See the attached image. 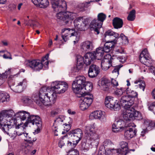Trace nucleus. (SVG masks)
I'll list each match as a JSON object with an SVG mask.
<instances>
[{
	"instance_id": "nucleus-1",
	"label": "nucleus",
	"mask_w": 155,
	"mask_h": 155,
	"mask_svg": "<svg viewBox=\"0 0 155 155\" xmlns=\"http://www.w3.org/2000/svg\"><path fill=\"white\" fill-rule=\"evenodd\" d=\"M52 8L55 12L60 11L57 13L56 16L58 19L63 21L64 25L71 23L72 21L76 17V14L69 12H64L67 8V4L64 0H52Z\"/></svg>"
},
{
	"instance_id": "nucleus-2",
	"label": "nucleus",
	"mask_w": 155,
	"mask_h": 155,
	"mask_svg": "<svg viewBox=\"0 0 155 155\" xmlns=\"http://www.w3.org/2000/svg\"><path fill=\"white\" fill-rule=\"evenodd\" d=\"M19 118L22 120L27 119V120L24 124L21 123L18 124L16 127V128H21L22 130L27 126L28 123L33 125H35L38 128L41 127L42 125V121L39 116L37 115H31L28 112L25 111H20L16 114L15 113L14 118Z\"/></svg>"
},
{
	"instance_id": "nucleus-3",
	"label": "nucleus",
	"mask_w": 155,
	"mask_h": 155,
	"mask_svg": "<svg viewBox=\"0 0 155 155\" xmlns=\"http://www.w3.org/2000/svg\"><path fill=\"white\" fill-rule=\"evenodd\" d=\"M57 94L51 87L47 89L45 87H43L39 93V101H37V103L40 106L42 104L46 106L51 105L56 102Z\"/></svg>"
},
{
	"instance_id": "nucleus-4",
	"label": "nucleus",
	"mask_w": 155,
	"mask_h": 155,
	"mask_svg": "<svg viewBox=\"0 0 155 155\" xmlns=\"http://www.w3.org/2000/svg\"><path fill=\"white\" fill-rule=\"evenodd\" d=\"M48 54H47L42 58L41 61L39 60H27L25 61V64L27 67L30 68L34 71H39L42 69L43 64L46 69L48 68Z\"/></svg>"
},
{
	"instance_id": "nucleus-5",
	"label": "nucleus",
	"mask_w": 155,
	"mask_h": 155,
	"mask_svg": "<svg viewBox=\"0 0 155 155\" xmlns=\"http://www.w3.org/2000/svg\"><path fill=\"white\" fill-rule=\"evenodd\" d=\"M95 127L94 124L88 125L85 127V133L87 139L91 142V143L96 146L98 144V136L96 133Z\"/></svg>"
},
{
	"instance_id": "nucleus-6",
	"label": "nucleus",
	"mask_w": 155,
	"mask_h": 155,
	"mask_svg": "<svg viewBox=\"0 0 155 155\" xmlns=\"http://www.w3.org/2000/svg\"><path fill=\"white\" fill-rule=\"evenodd\" d=\"M106 18V15L103 13H99L97 16V19H94L92 21L90 24L91 28H93L95 31L98 34L99 29L102 26L103 23Z\"/></svg>"
},
{
	"instance_id": "nucleus-7",
	"label": "nucleus",
	"mask_w": 155,
	"mask_h": 155,
	"mask_svg": "<svg viewBox=\"0 0 155 155\" xmlns=\"http://www.w3.org/2000/svg\"><path fill=\"white\" fill-rule=\"evenodd\" d=\"M20 74V72H19L17 74L10 75L8 80V84L9 87L13 91L15 92H20L23 90V86H25L26 85V81L25 80H23L22 81L18 84V85L15 86H14L15 82L13 80V78L15 77H17Z\"/></svg>"
},
{
	"instance_id": "nucleus-8",
	"label": "nucleus",
	"mask_w": 155,
	"mask_h": 155,
	"mask_svg": "<svg viewBox=\"0 0 155 155\" xmlns=\"http://www.w3.org/2000/svg\"><path fill=\"white\" fill-rule=\"evenodd\" d=\"M15 112L12 109L4 110L0 112V125H3L5 123L13 121Z\"/></svg>"
},
{
	"instance_id": "nucleus-9",
	"label": "nucleus",
	"mask_w": 155,
	"mask_h": 155,
	"mask_svg": "<svg viewBox=\"0 0 155 155\" xmlns=\"http://www.w3.org/2000/svg\"><path fill=\"white\" fill-rule=\"evenodd\" d=\"M86 83V78L84 76L79 75L77 77L72 84V88L76 94L81 93V89L83 88Z\"/></svg>"
},
{
	"instance_id": "nucleus-10",
	"label": "nucleus",
	"mask_w": 155,
	"mask_h": 155,
	"mask_svg": "<svg viewBox=\"0 0 155 155\" xmlns=\"http://www.w3.org/2000/svg\"><path fill=\"white\" fill-rule=\"evenodd\" d=\"M53 84L51 88L57 94L64 93L68 88L67 83L64 81H56Z\"/></svg>"
},
{
	"instance_id": "nucleus-11",
	"label": "nucleus",
	"mask_w": 155,
	"mask_h": 155,
	"mask_svg": "<svg viewBox=\"0 0 155 155\" xmlns=\"http://www.w3.org/2000/svg\"><path fill=\"white\" fill-rule=\"evenodd\" d=\"M75 27L80 31H84L88 26L89 20L87 18L83 19L82 17L76 18L74 21Z\"/></svg>"
},
{
	"instance_id": "nucleus-12",
	"label": "nucleus",
	"mask_w": 155,
	"mask_h": 155,
	"mask_svg": "<svg viewBox=\"0 0 155 155\" xmlns=\"http://www.w3.org/2000/svg\"><path fill=\"white\" fill-rule=\"evenodd\" d=\"M61 32L65 33V34L62 35V38L65 41H67L69 37L74 36L75 38V40L73 41L74 44H75L78 43L79 40V37L78 36H76L77 33L75 32L73 29L65 28L62 29Z\"/></svg>"
},
{
	"instance_id": "nucleus-13",
	"label": "nucleus",
	"mask_w": 155,
	"mask_h": 155,
	"mask_svg": "<svg viewBox=\"0 0 155 155\" xmlns=\"http://www.w3.org/2000/svg\"><path fill=\"white\" fill-rule=\"evenodd\" d=\"M66 135H68V137L69 136H71L73 140V141L76 142V143H78L81 140L83 137V133L81 129L78 128L69 132Z\"/></svg>"
},
{
	"instance_id": "nucleus-14",
	"label": "nucleus",
	"mask_w": 155,
	"mask_h": 155,
	"mask_svg": "<svg viewBox=\"0 0 155 155\" xmlns=\"http://www.w3.org/2000/svg\"><path fill=\"white\" fill-rule=\"evenodd\" d=\"M113 97L110 96H107L105 99V104L107 108L114 110L115 109H119L120 105L117 102L114 100Z\"/></svg>"
},
{
	"instance_id": "nucleus-15",
	"label": "nucleus",
	"mask_w": 155,
	"mask_h": 155,
	"mask_svg": "<svg viewBox=\"0 0 155 155\" xmlns=\"http://www.w3.org/2000/svg\"><path fill=\"white\" fill-rule=\"evenodd\" d=\"M129 125L127 124L124 120L120 119L115 121L112 125L113 131L114 132H117L124 130L125 128L127 127H130Z\"/></svg>"
},
{
	"instance_id": "nucleus-16",
	"label": "nucleus",
	"mask_w": 155,
	"mask_h": 155,
	"mask_svg": "<svg viewBox=\"0 0 155 155\" xmlns=\"http://www.w3.org/2000/svg\"><path fill=\"white\" fill-rule=\"evenodd\" d=\"M120 102L121 105L125 109L127 108L132 107L131 106L134 103V102L129 95H123L121 98Z\"/></svg>"
},
{
	"instance_id": "nucleus-17",
	"label": "nucleus",
	"mask_w": 155,
	"mask_h": 155,
	"mask_svg": "<svg viewBox=\"0 0 155 155\" xmlns=\"http://www.w3.org/2000/svg\"><path fill=\"white\" fill-rule=\"evenodd\" d=\"M140 61L147 66L149 65L150 57L147 49H144L141 53L139 57Z\"/></svg>"
},
{
	"instance_id": "nucleus-18",
	"label": "nucleus",
	"mask_w": 155,
	"mask_h": 155,
	"mask_svg": "<svg viewBox=\"0 0 155 155\" xmlns=\"http://www.w3.org/2000/svg\"><path fill=\"white\" fill-rule=\"evenodd\" d=\"M125 109L126 110L123 114V117L124 119L127 121L133 120L134 109L132 107Z\"/></svg>"
},
{
	"instance_id": "nucleus-19",
	"label": "nucleus",
	"mask_w": 155,
	"mask_h": 155,
	"mask_svg": "<svg viewBox=\"0 0 155 155\" xmlns=\"http://www.w3.org/2000/svg\"><path fill=\"white\" fill-rule=\"evenodd\" d=\"M80 46L81 50L83 52L91 51L94 47L93 42L88 41L82 43Z\"/></svg>"
},
{
	"instance_id": "nucleus-20",
	"label": "nucleus",
	"mask_w": 155,
	"mask_h": 155,
	"mask_svg": "<svg viewBox=\"0 0 155 155\" xmlns=\"http://www.w3.org/2000/svg\"><path fill=\"white\" fill-rule=\"evenodd\" d=\"M100 72L99 67L95 65L92 64L89 67L88 71V76L91 78L96 77Z\"/></svg>"
},
{
	"instance_id": "nucleus-21",
	"label": "nucleus",
	"mask_w": 155,
	"mask_h": 155,
	"mask_svg": "<svg viewBox=\"0 0 155 155\" xmlns=\"http://www.w3.org/2000/svg\"><path fill=\"white\" fill-rule=\"evenodd\" d=\"M78 97H81V100H83L84 102L90 106L93 101V96L92 95H84V92H82L77 94Z\"/></svg>"
},
{
	"instance_id": "nucleus-22",
	"label": "nucleus",
	"mask_w": 155,
	"mask_h": 155,
	"mask_svg": "<svg viewBox=\"0 0 155 155\" xmlns=\"http://www.w3.org/2000/svg\"><path fill=\"white\" fill-rule=\"evenodd\" d=\"M104 114V112L101 110H97L92 112L91 114V117L92 118L98 119L104 122L106 121Z\"/></svg>"
},
{
	"instance_id": "nucleus-23",
	"label": "nucleus",
	"mask_w": 155,
	"mask_h": 155,
	"mask_svg": "<svg viewBox=\"0 0 155 155\" xmlns=\"http://www.w3.org/2000/svg\"><path fill=\"white\" fill-rule=\"evenodd\" d=\"M22 100L24 103L27 104H31L34 101L38 105L37 101H39V96H38L36 94H33L31 98L28 97H25L23 98Z\"/></svg>"
},
{
	"instance_id": "nucleus-24",
	"label": "nucleus",
	"mask_w": 155,
	"mask_h": 155,
	"mask_svg": "<svg viewBox=\"0 0 155 155\" xmlns=\"http://www.w3.org/2000/svg\"><path fill=\"white\" fill-rule=\"evenodd\" d=\"M102 47H99L96 48L95 51L93 53L95 59L100 60L101 59L104 55V52Z\"/></svg>"
},
{
	"instance_id": "nucleus-25",
	"label": "nucleus",
	"mask_w": 155,
	"mask_h": 155,
	"mask_svg": "<svg viewBox=\"0 0 155 155\" xmlns=\"http://www.w3.org/2000/svg\"><path fill=\"white\" fill-rule=\"evenodd\" d=\"M101 85L104 91L110 92V81L106 78H103L101 81Z\"/></svg>"
},
{
	"instance_id": "nucleus-26",
	"label": "nucleus",
	"mask_w": 155,
	"mask_h": 155,
	"mask_svg": "<svg viewBox=\"0 0 155 155\" xmlns=\"http://www.w3.org/2000/svg\"><path fill=\"white\" fill-rule=\"evenodd\" d=\"M84 64L87 66L90 65L91 62L95 59L93 53L91 52L87 53L84 56Z\"/></svg>"
},
{
	"instance_id": "nucleus-27",
	"label": "nucleus",
	"mask_w": 155,
	"mask_h": 155,
	"mask_svg": "<svg viewBox=\"0 0 155 155\" xmlns=\"http://www.w3.org/2000/svg\"><path fill=\"white\" fill-rule=\"evenodd\" d=\"M112 60L110 58V60L106 59L102 60L101 61V67L103 70H107L110 66H112Z\"/></svg>"
},
{
	"instance_id": "nucleus-28",
	"label": "nucleus",
	"mask_w": 155,
	"mask_h": 155,
	"mask_svg": "<svg viewBox=\"0 0 155 155\" xmlns=\"http://www.w3.org/2000/svg\"><path fill=\"white\" fill-rule=\"evenodd\" d=\"M2 130L7 134L11 129L14 126V123L12 122H9L4 124L0 125Z\"/></svg>"
},
{
	"instance_id": "nucleus-29",
	"label": "nucleus",
	"mask_w": 155,
	"mask_h": 155,
	"mask_svg": "<svg viewBox=\"0 0 155 155\" xmlns=\"http://www.w3.org/2000/svg\"><path fill=\"white\" fill-rule=\"evenodd\" d=\"M136 133L135 129L129 128L125 131L124 136L126 139H129L133 137L135 135Z\"/></svg>"
},
{
	"instance_id": "nucleus-30",
	"label": "nucleus",
	"mask_w": 155,
	"mask_h": 155,
	"mask_svg": "<svg viewBox=\"0 0 155 155\" xmlns=\"http://www.w3.org/2000/svg\"><path fill=\"white\" fill-rule=\"evenodd\" d=\"M113 25L115 28H120L123 26V20L119 18H115L113 20Z\"/></svg>"
},
{
	"instance_id": "nucleus-31",
	"label": "nucleus",
	"mask_w": 155,
	"mask_h": 155,
	"mask_svg": "<svg viewBox=\"0 0 155 155\" xmlns=\"http://www.w3.org/2000/svg\"><path fill=\"white\" fill-rule=\"evenodd\" d=\"M127 143L125 141H121L120 143V145L121 147L120 151L122 155H126L128 152V148L127 147Z\"/></svg>"
},
{
	"instance_id": "nucleus-32",
	"label": "nucleus",
	"mask_w": 155,
	"mask_h": 155,
	"mask_svg": "<svg viewBox=\"0 0 155 155\" xmlns=\"http://www.w3.org/2000/svg\"><path fill=\"white\" fill-rule=\"evenodd\" d=\"M20 133L22 134L21 135L23 137H24V140L30 144H33V143L35 142L37 140L36 138H33L32 139L31 137L28 134V133L21 132Z\"/></svg>"
},
{
	"instance_id": "nucleus-33",
	"label": "nucleus",
	"mask_w": 155,
	"mask_h": 155,
	"mask_svg": "<svg viewBox=\"0 0 155 155\" xmlns=\"http://www.w3.org/2000/svg\"><path fill=\"white\" fill-rule=\"evenodd\" d=\"M77 64L76 65V68L77 70H79L83 67V65L84 64V58L80 55L77 56Z\"/></svg>"
},
{
	"instance_id": "nucleus-34",
	"label": "nucleus",
	"mask_w": 155,
	"mask_h": 155,
	"mask_svg": "<svg viewBox=\"0 0 155 155\" xmlns=\"http://www.w3.org/2000/svg\"><path fill=\"white\" fill-rule=\"evenodd\" d=\"M127 90V88L126 87L117 88L114 90V93L116 96L120 97L122 95H124L126 93Z\"/></svg>"
},
{
	"instance_id": "nucleus-35",
	"label": "nucleus",
	"mask_w": 155,
	"mask_h": 155,
	"mask_svg": "<svg viewBox=\"0 0 155 155\" xmlns=\"http://www.w3.org/2000/svg\"><path fill=\"white\" fill-rule=\"evenodd\" d=\"M119 34L118 33L115 32L111 30H109L106 32L104 35V39L107 37V38H111L113 36L115 38V39H116L119 37Z\"/></svg>"
},
{
	"instance_id": "nucleus-36",
	"label": "nucleus",
	"mask_w": 155,
	"mask_h": 155,
	"mask_svg": "<svg viewBox=\"0 0 155 155\" xmlns=\"http://www.w3.org/2000/svg\"><path fill=\"white\" fill-rule=\"evenodd\" d=\"M20 133L18 131H17L15 130L14 126L9 131L7 134L9 135V136H10L11 137L14 138L17 135L18 136H21L22 134Z\"/></svg>"
},
{
	"instance_id": "nucleus-37",
	"label": "nucleus",
	"mask_w": 155,
	"mask_h": 155,
	"mask_svg": "<svg viewBox=\"0 0 155 155\" xmlns=\"http://www.w3.org/2000/svg\"><path fill=\"white\" fill-rule=\"evenodd\" d=\"M67 138L68 140H67L66 141H65L66 144V145H65L66 149L68 151L71 150L75 147L78 143H76V142H74L73 141V143L68 141V137Z\"/></svg>"
},
{
	"instance_id": "nucleus-38",
	"label": "nucleus",
	"mask_w": 155,
	"mask_h": 155,
	"mask_svg": "<svg viewBox=\"0 0 155 155\" xmlns=\"http://www.w3.org/2000/svg\"><path fill=\"white\" fill-rule=\"evenodd\" d=\"M92 83L90 82H86L85 83L83 87V88L81 89V91L82 90H84V89L86 91L89 92L92 90ZM82 92L81 91V93Z\"/></svg>"
},
{
	"instance_id": "nucleus-39",
	"label": "nucleus",
	"mask_w": 155,
	"mask_h": 155,
	"mask_svg": "<svg viewBox=\"0 0 155 155\" xmlns=\"http://www.w3.org/2000/svg\"><path fill=\"white\" fill-rule=\"evenodd\" d=\"M152 94L153 98L155 99V89L152 92ZM149 110L152 111L155 114V102L149 103L148 105Z\"/></svg>"
},
{
	"instance_id": "nucleus-40",
	"label": "nucleus",
	"mask_w": 155,
	"mask_h": 155,
	"mask_svg": "<svg viewBox=\"0 0 155 155\" xmlns=\"http://www.w3.org/2000/svg\"><path fill=\"white\" fill-rule=\"evenodd\" d=\"M118 85L117 81L114 79L111 80V82H110V92L113 91L117 88V87Z\"/></svg>"
},
{
	"instance_id": "nucleus-41",
	"label": "nucleus",
	"mask_w": 155,
	"mask_h": 155,
	"mask_svg": "<svg viewBox=\"0 0 155 155\" xmlns=\"http://www.w3.org/2000/svg\"><path fill=\"white\" fill-rule=\"evenodd\" d=\"M9 97V96L7 93H0V103L8 101Z\"/></svg>"
},
{
	"instance_id": "nucleus-42",
	"label": "nucleus",
	"mask_w": 155,
	"mask_h": 155,
	"mask_svg": "<svg viewBox=\"0 0 155 155\" xmlns=\"http://www.w3.org/2000/svg\"><path fill=\"white\" fill-rule=\"evenodd\" d=\"M126 94L129 95L132 99L133 97H137L138 95L137 92L131 90L129 87L127 88Z\"/></svg>"
},
{
	"instance_id": "nucleus-43",
	"label": "nucleus",
	"mask_w": 155,
	"mask_h": 155,
	"mask_svg": "<svg viewBox=\"0 0 155 155\" xmlns=\"http://www.w3.org/2000/svg\"><path fill=\"white\" fill-rule=\"evenodd\" d=\"M105 41L106 42L105 44L107 45L109 47V48L112 50L114 48V45L117 43V40L115 39H114L110 41H107L105 40Z\"/></svg>"
},
{
	"instance_id": "nucleus-44",
	"label": "nucleus",
	"mask_w": 155,
	"mask_h": 155,
	"mask_svg": "<svg viewBox=\"0 0 155 155\" xmlns=\"http://www.w3.org/2000/svg\"><path fill=\"white\" fill-rule=\"evenodd\" d=\"M136 17V11L134 9H133L129 13L127 17V19L130 21H133Z\"/></svg>"
},
{
	"instance_id": "nucleus-45",
	"label": "nucleus",
	"mask_w": 155,
	"mask_h": 155,
	"mask_svg": "<svg viewBox=\"0 0 155 155\" xmlns=\"http://www.w3.org/2000/svg\"><path fill=\"white\" fill-rule=\"evenodd\" d=\"M80 107L83 110H84L87 109L89 106L83 100H81V97L80 100Z\"/></svg>"
},
{
	"instance_id": "nucleus-46",
	"label": "nucleus",
	"mask_w": 155,
	"mask_h": 155,
	"mask_svg": "<svg viewBox=\"0 0 155 155\" xmlns=\"http://www.w3.org/2000/svg\"><path fill=\"white\" fill-rule=\"evenodd\" d=\"M134 83L135 84H138L139 85V87L143 91H144L146 84L145 82L143 81L138 80L135 81Z\"/></svg>"
},
{
	"instance_id": "nucleus-47",
	"label": "nucleus",
	"mask_w": 155,
	"mask_h": 155,
	"mask_svg": "<svg viewBox=\"0 0 155 155\" xmlns=\"http://www.w3.org/2000/svg\"><path fill=\"white\" fill-rule=\"evenodd\" d=\"M68 135H66L65 136L63 137L58 142V146L59 147L62 148V147L66 144L65 141L68 140Z\"/></svg>"
},
{
	"instance_id": "nucleus-48",
	"label": "nucleus",
	"mask_w": 155,
	"mask_h": 155,
	"mask_svg": "<svg viewBox=\"0 0 155 155\" xmlns=\"http://www.w3.org/2000/svg\"><path fill=\"white\" fill-rule=\"evenodd\" d=\"M80 148L81 150L86 151L89 150V144L85 142H82L80 144Z\"/></svg>"
},
{
	"instance_id": "nucleus-49",
	"label": "nucleus",
	"mask_w": 155,
	"mask_h": 155,
	"mask_svg": "<svg viewBox=\"0 0 155 155\" xmlns=\"http://www.w3.org/2000/svg\"><path fill=\"white\" fill-rule=\"evenodd\" d=\"M40 3L38 6L41 8H45L47 7L49 4L48 0H41Z\"/></svg>"
},
{
	"instance_id": "nucleus-50",
	"label": "nucleus",
	"mask_w": 155,
	"mask_h": 155,
	"mask_svg": "<svg viewBox=\"0 0 155 155\" xmlns=\"http://www.w3.org/2000/svg\"><path fill=\"white\" fill-rule=\"evenodd\" d=\"M120 38L122 40V43L123 44H127L128 43V40L127 37L125 36L123 34H120L119 37L117 38Z\"/></svg>"
},
{
	"instance_id": "nucleus-51",
	"label": "nucleus",
	"mask_w": 155,
	"mask_h": 155,
	"mask_svg": "<svg viewBox=\"0 0 155 155\" xmlns=\"http://www.w3.org/2000/svg\"><path fill=\"white\" fill-rule=\"evenodd\" d=\"M134 120L136 119L140 120L142 118L141 114L139 111H135V110L134 111Z\"/></svg>"
},
{
	"instance_id": "nucleus-52",
	"label": "nucleus",
	"mask_w": 155,
	"mask_h": 155,
	"mask_svg": "<svg viewBox=\"0 0 155 155\" xmlns=\"http://www.w3.org/2000/svg\"><path fill=\"white\" fill-rule=\"evenodd\" d=\"M64 118L63 116H60L57 117L54 120V124L56 125H59L62 124V123L64 120Z\"/></svg>"
},
{
	"instance_id": "nucleus-53",
	"label": "nucleus",
	"mask_w": 155,
	"mask_h": 155,
	"mask_svg": "<svg viewBox=\"0 0 155 155\" xmlns=\"http://www.w3.org/2000/svg\"><path fill=\"white\" fill-rule=\"evenodd\" d=\"M69 119L70 121L68 123V124L65 123L64 124V130H65L66 132L68 131L71 129V124L72 123L71 118H69Z\"/></svg>"
},
{
	"instance_id": "nucleus-54",
	"label": "nucleus",
	"mask_w": 155,
	"mask_h": 155,
	"mask_svg": "<svg viewBox=\"0 0 155 155\" xmlns=\"http://www.w3.org/2000/svg\"><path fill=\"white\" fill-rule=\"evenodd\" d=\"M107 152L109 153H111L112 154L117 153V154L116 155H122L121 153L120 152V149H109V150Z\"/></svg>"
},
{
	"instance_id": "nucleus-55",
	"label": "nucleus",
	"mask_w": 155,
	"mask_h": 155,
	"mask_svg": "<svg viewBox=\"0 0 155 155\" xmlns=\"http://www.w3.org/2000/svg\"><path fill=\"white\" fill-rule=\"evenodd\" d=\"M10 73L11 69H9L8 70L6 71L4 73H3L2 74H1V75H2L1 77H2V78H4V77H5V78H3V80L4 81H5V80L7 78L8 76L10 74Z\"/></svg>"
},
{
	"instance_id": "nucleus-56",
	"label": "nucleus",
	"mask_w": 155,
	"mask_h": 155,
	"mask_svg": "<svg viewBox=\"0 0 155 155\" xmlns=\"http://www.w3.org/2000/svg\"><path fill=\"white\" fill-rule=\"evenodd\" d=\"M68 155H79V153L77 150H72L68 151Z\"/></svg>"
},
{
	"instance_id": "nucleus-57",
	"label": "nucleus",
	"mask_w": 155,
	"mask_h": 155,
	"mask_svg": "<svg viewBox=\"0 0 155 155\" xmlns=\"http://www.w3.org/2000/svg\"><path fill=\"white\" fill-rule=\"evenodd\" d=\"M110 48L108 47V45L105 43L104 47L103 48L104 52L106 53H108L110 52L112 50L111 48Z\"/></svg>"
},
{
	"instance_id": "nucleus-58",
	"label": "nucleus",
	"mask_w": 155,
	"mask_h": 155,
	"mask_svg": "<svg viewBox=\"0 0 155 155\" xmlns=\"http://www.w3.org/2000/svg\"><path fill=\"white\" fill-rule=\"evenodd\" d=\"M59 112V109H56L52 110L51 115L52 117H54L56 115H57Z\"/></svg>"
},
{
	"instance_id": "nucleus-59",
	"label": "nucleus",
	"mask_w": 155,
	"mask_h": 155,
	"mask_svg": "<svg viewBox=\"0 0 155 155\" xmlns=\"http://www.w3.org/2000/svg\"><path fill=\"white\" fill-rule=\"evenodd\" d=\"M111 145V141L109 140H106L103 142V146L105 148L106 147L109 146Z\"/></svg>"
},
{
	"instance_id": "nucleus-60",
	"label": "nucleus",
	"mask_w": 155,
	"mask_h": 155,
	"mask_svg": "<svg viewBox=\"0 0 155 155\" xmlns=\"http://www.w3.org/2000/svg\"><path fill=\"white\" fill-rule=\"evenodd\" d=\"M41 0H31L33 4L37 6H38L40 4Z\"/></svg>"
},
{
	"instance_id": "nucleus-61",
	"label": "nucleus",
	"mask_w": 155,
	"mask_h": 155,
	"mask_svg": "<svg viewBox=\"0 0 155 155\" xmlns=\"http://www.w3.org/2000/svg\"><path fill=\"white\" fill-rule=\"evenodd\" d=\"M119 68H115L112 71L113 73H115L116 75L117 76L119 74Z\"/></svg>"
},
{
	"instance_id": "nucleus-62",
	"label": "nucleus",
	"mask_w": 155,
	"mask_h": 155,
	"mask_svg": "<svg viewBox=\"0 0 155 155\" xmlns=\"http://www.w3.org/2000/svg\"><path fill=\"white\" fill-rule=\"evenodd\" d=\"M149 69L150 71L151 72L153 73L155 75V67L153 66H151L149 68Z\"/></svg>"
},
{
	"instance_id": "nucleus-63",
	"label": "nucleus",
	"mask_w": 155,
	"mask_h": 155,
	"mask_svg": "<svg viewBox=\"0 0 155 155\" xmlns=\"http://www.w3.org/2000/svg\"><path fill=\"white\" fill-rule=\"evenodd\" d=\"M3 58L5 59H12V56H8L5 54H4L3 55Z\"/></svg>"
},
{
	"instance_id": "nucleus-64",
	"label": "nucleus",
	"mask_w": 155,
	"mask_h": 155,
	"mask_svg": "<svg viewBox=\"0 0 155 155\" xmlns=\"http://www.w3.org/2000/svg\"><path fill=\"white\" fill-rule=\"evenodd\" d=\"M123 49L121 48H119V49H116V51L121 53H122L123 52Z\"/></svg>"
}]
</instances>
